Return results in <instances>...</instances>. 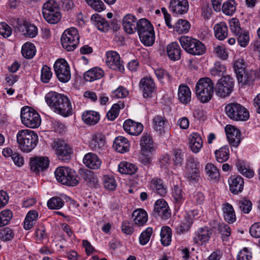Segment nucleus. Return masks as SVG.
Here are the masks:
<instances>
[{
	"instance_id": "6e6d98bb",
	"label": "nucleus",
	"mask_w": 260,
	"mask_h": 260,
	"mask_svg": "<svg viewBox=\"0 0 260 260\" xmlns=\"http://www.w3.org/2000/svg\"><path fill=\"white\" fill-rule=\"evenodd\" d=\"M236 166L238 171L244 176L247 178H251L253 177L254 172L252 170L247 168L244 162L242 160H238L236 162Z\"/></svg>"
},
{
	"instance_id": "3c124183",
	"label": "nucleus",
	"mask_w": 260,
	"mask_h": 260,
	"mask_svg": "<svg viewBox=\"0 0 260 260\" xmlns=\"http://www.w3.org/2000/svg\"><path fill=\"white\" fill-rule=\"evenodd\" d=\"M139 36L141 42L146 46H151L154 43L155 34L154 29Z\"/></svg>"
},
{
	"instance_id": "bf43d9fd",
	"label": "nucleus",
	"mask_w": 260,
	"mask_h": 260,
	"mask_svg": "<svg viewBox=\"0 0 260 260\" xmlns=\"http://www.w3.org/2000/svg\"><path fill=\"white\" fill-rule=\"evenodd\" d=\"M64 205V202L60 197L51 198L47 202V206L50 209H59Z\"/></svg>"
},
{
	"instance_id": "a19ab883",
	"label": "nucleus",
	"mask_w": 260,
	"mask_h": 260,
	"mask_svg": "<svg viewBox=\"0 0 260 260\" xmlns=\"http://www.w3.org/2000/svg\"><path fill=\"white\" fill-rule=\"evenodd\" d=\"M222 210L225 220L229 223L236 221V215L233 206L229 203L223 205Z\"/></svg>"
},
{
	"instance_id": "ea45409f",
	"label": "nucleus",
	"mask_w": 260,
	"mask_h": 260,
	"mask_svg": "<svg viewBox=\"0 0 260 260\" xmlns=\"http://www.w3.org/2000/svg\"><path fill=\"white\" fill-rule=\"evenodd\" d=\"M82 117L85 123L89 125H94L100 120V114L93 111H86L82 114Z\"/></svg>"
},
{
	"instance_id": "603ef678",
	"label": "nucleus",
	"mask_w": 260,
	"mask_h": 260,
	"mask_svg": "<svg viewBox=\"0 0 260 260\" xmlns=\"http://www.w3.org/2000/svg\"><path fill=\"white\" fill-rule=\"evenodd\" d=\"M172 231L168 226H164L160 232V240L164 246L169 245L171 241Z\"/></svg>"
},
{
	"instance_id": "e433bc0d",
	"label": "nucleus",
	"mask_w": 260,
	"mask_h": 260,
	"mask_svg": "<svg viewBox=\"0 0 260 260\" xmlns=\"http://www.w3.org/2000/svg\"><path fill=\"white\" fill-rule=\"evenodd\" d=\"M91 19L99 30L102 31H107L109 30V24L107 20L102 17L101 15L98 14H93L91 16Z\"/></svg>"
},
{
	"instance_id": "c9c22d12",
	"label": "nucleus",
	"mask_w": 260,
	"mask_h": 260,
	"mask_svg": "<svg viewBox=\"0 0 260 260\" xmlns=\"http://www.w3.org/2000/svg\"><path fill=\"white\" fill-rule=\"evenodd\" d=\"M172 196L175 207L179 208L185 201L184 193L181 188L178 185H174Z\"/></svg>"
},
{
	"instance_id": "ddd939ff",
	"label": "nucleus",
	"mask_w": 260,
	"mask_h": 260,
	"mask_svg": "<svg viewBox=\"0 0 260 260\" xmlns=\"http://www.w3.org/2000/svg\"><path fill=\"white\" fill-rule=\"evenodd\" d=\"M54 148L55 153L59 159L63 161H68L70 159L72 149L65 141L58 140L55 142Z\"/></svg>"
},
{
	"instance_id": "412c9836",
	"label": "nucleus",
	"mask_w": 260,
	"mask_h": 260,
	"mask_svg": "<svg viewBox=\"0 0 260 260\" xmlns=\"http://www.w3.org/2000/svg\"><path fill=\"white\" fill-rule=\"evenodd\" d=\"M124 130L131 135L138 136L140 135L143 129V125L137 123L131 119L126 120L123 125Z\"/></svg>"
},
{
	"instance_id": "052dcab7",
	"label": "nucleus",
	"mask_w": 260,
	"mask_h": 260,
	"mask_svg": "<svg viewBox=\"0 0 260 260\" xmlns=\"http://www.w3.org/2000/svg\"><path fill=\"white\" fill-rule=\"evenodd\" d=\"M121 105L123 108L124 105L121 103ZM121 109L120 105L119 103L114 104L111 109L107 113V117L108 120H114L119 115V110Z\"/></svg>"
},
{
	"instance_id": "c03bdc74",
	"label": "nucleus",
	"mask_w": 260,
	"mask_h": 260,
	"mask_svg": "<svg viewBox=\"0 0 260 260\" xmlns=\"http://www.w3.org/2000/svg\"><path fill=\"white\" fill-rule=\"evenodd\" d=\"M140 145L141 150L143 152H151L154 150L152 139L147 134L142 137Z\"/></svg>"
},
{
	"instance_id": "79ce46f5",
	"label": "nucleus",
	"mask_w": 260,
	"mask_h": 260,
	"mask_svg": "<svg viewBox=\"0 0 260 260\" xmlns=\"http://www.w3.org/2000/svg\"><path fill=\"white\" fill-rule=\"evenodd\" d=\"M215 36L220 40H223L228 36V26L225 23L221 22L214 27Z\"/></svg>"
},
{
	"instance_id": "2f4dec72",
	"label": "nucleus",
	"mask_w": 260,
	"mask_h": 260,
	"mask_svg": "<svg viewBox=\"0 0 260 260\" xmlns=\"http://www.w3.org/2000/svg\"><path fill=\"white\" fill-rule=\"evenodd\" d=\"M189 147L191 150L195 153L200 151L203 147V141L197 133H192L189 137Z\"/></svg>"
},
{
	"instance_id": "4c0bfd02",
	"label": "nucleus",
	"mask_w": 260,
	"mask_h": 260,
	"mask_svg": "<svg viewBox=\"0 0 260 260\" xmlns=\"http://www.w3.org/2000/svg\"><path fill=\"white\" fill-rule=\"evenodd\" d=\"M135 223L138 226L144 225L148 220L147 212L143 209H138L133 213Z\"/></svg>"
},
{
	"instance_id": "6e6552de",
	"label": "nucleus",
	"mask_w": 260,
	"mask_h": 260,
	"mask_svg": "<svg viewBox=\"0 0 260 260\" xmlns=\"http://www.w3.org/2000/svg\"><path fill=\"white\" fill-rule=\"evenodd\" d=\"M20 117L22 123L30 128H37L41 122L39 113L29 107H24L21 109Z\"/></svg>"
},
{
	"instance_id": "20e7f679",
	"label": "nucleus",
	"mask_w": 260,
	"mask_h": 260,
	"mask_svg": "<svg viewBox=\"0 0 260 260\" xmlns=\"http://www.w3.org/2000/svg\"><path fill=\"white\" fill-rule=\"evenodd\" d=\"M54 174L57 180L63 185L75 186L79 183L80 178L76 172L69 167H58Z\"/></svg>"
},
{
	"instance_id": "4be33fe9",
	"label": "nucleus",
	"mask_w": 260,
	"mask_h": 260,
	"mask_svg": "<svg viewBox=\"0 0 260 260\" xmlns=\"http://www.w3.org/2000/svg\"><path fill=\"white\" fill-rule=\"evenodd\" d=\"M140 86L143 90L144 98L152 96V93L155 91V85L153 80L150 78H144L140 82Z\"/></svg>"
},
{
	"instance_id": "a211bd4d",
	"label": "nucleus",
	"mask_w": 260,
	"mask_h": 260,
	"mask_svg": "<svg viewBox=\"0 0 260 260\" xmlns=\"http://www.w3.org/2000/svg\"><path fill=\"white\" fill-rule=\"evenodd\" d=\"M49 160L47 157H36L30 158V168L31 171L39 173L46 169L49 165Z\"/></svg>"
},
{
	"instance_id": "9b49d317",
	"label": "nucleus",
	"mask_w": 260,
	"mask_h": 260,
	"mask_svg": "<svg viewBox=\"0 0 260 260\" xmlns=\"http://www.w3.org/2000/svg\"><path fill=\"white\" fill-rule=\"evenodd\" d=\"M161 10L164 14L166 24L169 28H173L174 30L179 34L187 33L188 31L190 28V24L189 21L185 19H180L176 23L174 26H173L171 23V15L168 13L167 10L165 8L162 7Z\"/></svg>"
},
{
	"instance_id": "e2e57ef3",
	"label": "nucleus",
	"mask_w": 260,
	"mask_h": 260,
	"mask_svg": "<svg viewBox=\"0 0 260 260\" xmlns=\"http://www.w3.org/2000/svg\"><path fill=\"white\" fill-rule=\"evenodd\" d=\"M12 216V212L10 210L2 211L0 213V227L8 224Z\"/></svg>"
},
{
	"instance_id": "f8f14e48",
	"label": "nucleus",
	"mask_w": 260,
	"mask_h": 260,
	"mask_svg": "<svg viewBox=\"0 0 260 260\" xmlns=\"http://www.w3.org/2000/svg\"><path fill=\"white\" fill-rule=\"evenodd\" d=\"M55 73L58 79L61 82L66 83L71 79L70 67L64 59L56 61L54 64Z\"/></svg>"
},
{
	"instance_id": "6ab92c4d",
	"label": "nucleus",
	"mask_w": 260,
	"mask_h": 260,
	"mask_svg": "<svg viewBox=\"0 0 260 260\" xmlns=\"http://www.w3.org/2000/svg\"><path fill=\"white\" fill-rule=\"evenodd\" d=\"M137 19L132 14H126L122 19V26L124 31L128 34H133L136 31Z\"/></svg>"
},
{
	"instance_id": "9d476101",
	"label": "nucleus",
	"mask_w": 260,
	"mask_h": 260,
	"mask_svg": "<svg viewBox=\"0 0 260 260\" xmlns=\"http://www.w3.org/2000/svg\"><path fill=\"white\" fill-rule=\"evenodd\" d=\"M79 41L78 30L75 27H71L63 32L61 42L62 47L68 51H73Z\"/></svg>"
},
{
	"instance_id": "8fccbe9b",
	"label": "nucleus",
	"mask_w": 260,
	"mask_h": 260,
	"mask_svg": "<svg viewBox=\"0 0 260 260\" xmlns=\"http://www.w3.org/2000/svg\"><path fill=\"white\" fill-rule=\"evenodd\" d=\"M205 171L211 180L218 181L219 179L220 174L219 170L213 164L208 163L205 166Z\"/></svg>"
},
{
	"instance_id": "39448f33",
	"label": "nucleus",
	"mask_w": 260,
	"mask_h": 260,
	"mask_svg": "<svg viewBox=\"0 0 260 260\" xmlns=\"http://www.w3.org/2000/svg\"><path fill=\"white\" fill-rule=\"evenodd\" d=\"M179 42L183 49L193 55H201L206 52V47L199 40L188 36H181Z\"/></svg>"
},
{
	"instance_id": "f03ea898",
	"label": "nucleus",
	"mask_w": 260,
	"mask_h": 260,
	"mask_svg": "<svg viewBox=\"0 0 260 260\" xmlns=\"http://www.w3.org/2000/svg\"><path fill=\"white\" fill-rule=\"evenodd\" d=\"M214 83L209 78H200L197 82L195 92L197 98L202 103H208L212 98Z\"/></svg>"
},
{
	"instance_id": "f704fd0d",
	"label": "nucleus",
	"mask_w": 260,
	"mask_h": 260,
	"mask_svg": "<svg viewBox=\"0 0 260 260\" xmlns=\"http://www.w3.org/2000/svg\"><path fill=\"white\" fill-rule=\"evenodd\" d=\"M104 75V71L101 68L96 67L86 72L84 74V78L85 80L92 82L101 78Z\"/></svg>"
},
{
	"instance_id": "393cba45",
	"label": "nucleus",
	"mask_w": 260,
	"mask_h": 260,
	"mask_svg": "<svg viewBox=\"0 0 260 260\" xmlns=\"http://www.w3.org/2000/svg\"><path fill=\"white\" fill-rule=\"evenodd\" d=\"M178 98L180 102L187 105L190 103L191 99V92L189 87L185 84H180L178 87Z\"/></svg>"
},
{
	"instance_id": "0eeeda50",
	"label": "nucleus",
	"mask_w": 260,
	"mask_h": 260,
	"mask_svg": "<svg viewBox=\"0 0 260 260\" xmlns=\"http://www.w3.org/2000/svg\"><path fill=\"white\" fill-rule=\"evenodd\" d=\"M185 177L191 183H196L200 179V165L194 156H188L186 160Z\"/></svg>"
},
{
	"instance_id": "4d7b16f0",
	"label": "nucleus",
	"mask_w": 260,
	"mask_h": 260,
	"mask_svg": "<svg viewBox=\"0 0 260 260\" xmlns=\"http://www.w3.org/2000/svg\"><path fill=\"white\" fill-rule=\"evenodd\" d=\"M236 10V3L234 0H228L222 6L223 13L227 15H232Z\"/></svg>"
},
{
	"instance_id": "f257e3e1",
	"label": "nucleus",
	"mask_w": 260,
	"mask_h": 260,
	"mask_svg": "<svg viewBox=\"0 0 260 260\" xmlns=\"http://www.w3.org/2000/svg\"><path fill=\"white\" fill-rule=\"evenodd\" d=\"M45 101L50 107L54 109L55 112L63 117L73 114L72 104L67 96L50 91L46 95Z\"/></svg>"
},
{
	"instance_id": "aec40b11",
	"label": "nucleus",
	"mask_w": 260,
	"mask_h": 260,
	"mask_svg": "<svg viewBox=\"0 0 260 260\" xmlns=\"http://www.w3.org/2000/svg\"><path fill=\"white\" fill-rule=\"evenodd\" d=\"M89 146L93 151L100 152L105 147V137L101 133H96L93 135Z\"/></svg>"
},
{
	"instance_id": "5701e85b",
	"label": "nucleus",
	"mask_w": 260,
	"mask_h": 260,
	"mask_svg": "<svg viewBox=\"0 0 260 260\" xmlns=\"http://www.w3.org/2000/svg\"><path fill=\"white\" fill-rule=\"evenodd\" d=\"M256 77V72L252 70L247 69L241 73L237 75L239 82L242 85H250Z\"/></svg>"
},
{
	"instance_id": "bb28decb",
	"label": "nucleus",
	"mask_w": 260,
	"mask_h": 260,
	"mask_svg": "<svg viewBox=\"0 0 260 260\" xmlns=\"http://www.w3.org/2000/svg\"><path fill=\"white\" fill-rule=\"evenodd\" d=\"M85 165L91 169H98L101 165V161L98 156L93 153H88L85 155L83 159Z\"/></svg>"
},
{
	"instance_id": "49530a36",
	"label": "nucleus",
	"mask_w": 260,
	"mask_h": 260,
	"mask_svg": "<svg viewBox=\"0 0 260 260\" xmlns=\"http://www.w3.org/2000/svg\"><path fill=\"white\" fill-rule=\"evenodd\" d=\"M216 160L219 163H223L228 160L230 156V150L228 146L221 147L215 151Z\"/></svg>"
},
{
	"instance_id": "423d86ee",
	"label": "nucleus",
	"mask_w": 260,
	"mask_h": 260,
	"mask_svg": "<svg viewBox=\"0 0 260 260\" xmlns=\"http://www.w3.org/2000/svg\"><path fill=\"white\" fill-rule=\"evenodd\" d=\"M225 112L229 118L235 121H246L249 117L248 111L237 103L227 104L225 107Z\"/></svg>"
},
{
	"instance_id": "09e8293b",
	"label": "nucleus",
	"mask_w": 260,
	"mask_h": 260,
	"mask_svg": "<svg viewBox=\"0 0 260 260\" xmlns=\"http://www.w3.org/2000/svg\"><path fill=\"white\" fill-rule=\"evenodd\" d=\"M137 170V167L127 162H121L118 166V170L121 174L133 175Z\"/></svg>"
},
{
	"instance_id": "cd10ccee",
	"label": "nucleus",
	"mask_w": 260,
	"mask_h": 260,
	"mask_svg": "<svg viewBox=\"0 0 260 260\" xmlns=\"http://www.w3.org/2000/svg\"><path fill=\"white\" fill-rule=\"evenodd\" d=\"M181 49L178 43L174 42L167 47V52L169 58L173 61L178 60L181 56Z\"/></svg>"
},
{
	"instance_id": "5fc2aeb1",
	"label": "nucleus",
	"mask_w": 260,
	"mask_h": 260,
	"mask_svg": "<svg viewBox=\"0 0 260 260\" xmlns=\"http://www.w3.org/2000/svg\"><path fill=\"white\" fill-rule=\"evenodd\" d=\"M45 19L49 23L55 24L59 22L61 19V14L58 11V9L56 11H51L50 13H48V15H43Z\"/></svg>"
},
{
	"instance_id": "774afa93",
	"label": "nucleus",
	"mask_w": 260,
	"mask_h": 260,
	"mask_svg": "<svg viewBox=\"0 0 260 260\" xmlns=\"http://www.w3.org/2000/svg\"><path fill=\"white\" fill-rule=\"evenodd\" d=\"M14 236L13 231L9 228L0 230V239L4 241L11 240Z\"/></svg>"
},
{
	"instance_id": "680f3d73",
	"label": "nucleus",
	"mask_w": 260,
	"mask_h": 260,
	"mask_svg": "<svg viewBox=\"0 0 260 260\" xmlns=\"http://www.w3.org/2000/svg\"><path fill=\"white\" fill-rule=\"evenodd\" d=\"M230 28L234 36L238 35L241 31L244 30L240 26L239 20L236 18H233L229 21Z\"/></svg>"
},
{
	"instance_id": "864d4df0",
	"label": "nucleus",
	"mask_w": 260,
	"mask_h": 260,
	"mask_svg": "<svg viewBox=\"0 0 260 260\" xmlns=\"http://www.w3.org/2000/svg\"><path fill=\"white\" fill-rule=\"evenodd\" d=\"M239 45L242 47L247 46L249 42V35L248 31L244 29L238 35L235 36Z\"/></svg>"
},
{
	"instance_id": "37998d69",
	"label": "nucleus",
	"mask_w": 260,
	"mask_h": 260,
	"mask_svg": "<svg viewBox=\"0 0 260 260\" xmlns=\"http://www.w3.org/2000/svg\"><path fill=\"white\" fill-rule=\"evenodd\" d=\"M38 217V213L35 210L29 211L25 218L23 227L26 230L31 229L36 223Z\"/></svg>"
},
{
	"instance_id": "c85d7f7f",
	"label": "nucleus",
	"mask_w": 260,
	"mask_h": 260,
	"mask_svg": "<svg viewBox=\"0 0 260 260\" xmlns=\"http://www.w3.org/2000/svg\"><path fill=\"white\" fill-rule=\"evenodd\" d=\"M18 29L24 35L30 38L35 37L38 34L37 27L26 21H23L22 23L19 24Z\"/></svg>"
},
{
	"instance_id": "de8ad7c7",
	"label": "nucleus",
	"mask_w": 260,
	"mask_h": 260,
	"mask_svg": "<svg viewBox=\"0 0 260 260\" xmlns=\"http://www.w3.org/2000/svg\"><path fill=\"white\" fill-rule=\"evenodd\" d=\"M36 52V47L34 44L26 42L23 45L21 53L24 57L27 59H31L34 56Z\"/></svg>"
},
{
	"instance_id": "13d9d810",
	"label": "nucleus",
	"mask_w": 260,
	"mask_h": 260,
	"mask_svg": "<svg viewBox=\"0 0 260 260\" xmlns=\"http://www.w3.org/2000/svg\"><path fill=\"white\" fill-rule=\"evenodd\" d=\"M59 5L57 2L54 0H48L45 3L43 6L42 13L43 15H48V13H50L51 11H56L58 9Z\"/></svg>"
},
{
	"instance_id": "a878e982",
	"label": "nucleus",
	"mask_w": 260,
	"mask_h": 260,
	"mask_svg": "<svg viewBox=\"0 0 260 260\" xmlns=\"http://www.w3.org/2000/svg\"><path fill=\"white\" fill-rule=\"evenodd\" d=\"M113 146L117 152L124 153L129 151L130 143L125 137L118 136L115 139Z\"/></svg>"
},
{
	"instance_id": "4468645a",
	"label": "nucleus",
	"mask_w": 260,
	"mask_h": 260,
	"mask_svg": "<svg viewBox=\"0 0 260 260\" xmlns=\"http://www.w3.org/2000/svg\"><path fill=\"white\" fill-rule=\"evenodd\" d=\"M106 63L110 69L123 73L124 70L123 61L119 55L114 51H108L106 54Z\"/></svg>"
},
{
	"instance_id": "a18cd8bd",
	"label": "nucleus",
	"mask_w": 260,
	"mask_h": 260,
	"mask_svg": "<svg viewBox=\"0 0 260 260\" xmlns=\"http://www.w3.org/2000/svg\"><path fill=\"white\" fill-rule=\"evenodd\" d=\"M192 224V219L188 214L184 215V219L177 228V232L181 234L188 231Z\"/></svg>"
},
{
	"instance_id": "b1692460",
	"label": "nucleus",
	"mask_w": 260,
	"mask_h": 260,
	"mask_svg": "<svg viewBox=\"0 0 260 260\" xmlns=\"http://www.w3.org/2000/svg\"><path fill=\"white\" fill-rule=\"evenodd\" d=\"M230 190L232 193L237 194L243 189L244 180L239 176H233L229 179Z\"/></svg>"
},
{
	"instance_id": "c756f323",
	"label": "nucleus",
	"mask_w": 260,
	"mask_h": 260,
	"mask_svg": "<svg viewBox=\"0 0 260 260\" xmlns=\"http://www.w3.org/2000/svg\"><path fill=\"white\" fill-rule=\"evenodd\" d=\"M211 233V230L207 227L200 228L195 233V236L193 239L194 243H199L200 242L201 244H203L207 242L209 240Z\"/></svg>"
},
{
	"instance_id": "72a5a7b5",
	"label": "nucleus",
	"mask_w": 260,
	"mask_h": 260,
	"mask_svg": "<svg viewBox=\"0 0 260 260\" xmlns=\"http://www.w3.org/2000/svg\"><path fill=\"white\" fill-rule=\"evenodd\" d=\"M151 188L157 194L165 197L167 193V188L165 186L163 181L160 179H153L151 181Z\"/></svg>"
},
{
	"instance_id": "7c9ffc66",
	"label": "nucleus",
	"mask_w": 260,
	"mask_h": 260,
	"mask_svg": "<svg viewBox=\"0 0 260 260\" xmlns=\"http://www.w3.org/2000/svg\"><path fill=\"white\" fill-rule=\"evenodd\" d=\"M168 125V122L163 115H157L153 119L154 129L160 134H164Z\"/></svg>"
},
{
	"instance_id": "338daca9",
	"label": "nucleus",
	"mask_w": 260,
	"mask_h": 260,
	"mask_svg": "<svg viewBox=\"0 0 260 260\" xmlns=\"http://www.w3.org/2000/svg\"><path fill=\"white\" fill-rule=\"evenodd\" d=\"M87 4L98 12H101L105 9V6L101 0H85Z\"/></svg>"
},
{
	"instance_id": "dca6fc26",
	"label": "nucleus",
	"mask_w": 260,
	"mask_h": 260,
	"mask_svg": "<svg viewBox=\"0 0 260 260\" xmlns=\"http://www.w3.org/2000/svg\"><path fill=\"white\" fill-rule=\"evenodd\" d=\"M226 137L231 146L237 147L241 142V132L234 126L228 125L225 127Z\"/></svg>"
},
{
	"instance_id": "7ed1b4c3",
	"label": "nucleus",
	"mask_w": 260,
	"mask_h": 260,
	"mask_svg": "<svg viewBox=\"0 0 260 260\" xmlns=\"http://www.w3.org/2000/svg\"><path fill=\"white\" fill-rule=\"evenodd\" d=\"M18 147L24 152H29L37 146L38 136L34 132L29 129L19 131L17 134Z\"/></svg>"
},
{
	"instance_id": "69168bd1",
	"label": "nucleus",
	"mask_w": 260,
	"mask_h": 260,
	"mask_svg": "<svg viewBox=\"0 0 260 260\" xmlns=\"http://www.w3.org/2000/svg\"><path fill=\"white\" fill-rule=\"evenodd\" d=\"M152 232V228L150 227L147 228L143 231L139 237L140 244L142 245H146L149 241Z\"/></svg>"
},
{
	"instance_id": "1a4fd4ad",
	"label": "nucleus",
	"mask_w": 260,
	"mask_h": 260,
	"mask_svg": "<svg viewBox=\"0 0 260 260\" xmlns=\"http://www.w3.org/2000/svg\"><path fill=\"white\" fill-rule=\"evenodd\" d=\"M234 86V79L229 75L223 76L219 79L214 86V91L217 96L225 98L230 95Z\"/></svg>"
},
{
	"instance_id": "2eb2a0df",
	"label": "nucleus",
	"mask_w": 260,
	"mask_h": 260,
	"mask_svg": "<svg viewBox=\"0 0 260 260\" xmlns=\"http://www.w3.org/2000/svg\"><path fill=\"white\" fill-rule=\"evenodd\" d=\"M153 215L155 217L167 219L171 216V212L167 203L164 199L157 200L154 206Z\"/></svg>"
},
{
	"instance_id": "58836bf2",
	"label": "nucleus",
	"mask_w": 260,
	"mask_h": 260,
	"mask_svg": "<svg viewBox=\"0 0 260 260\" xmlns=\"http://www.w3.org/2000/svg\"><path fill=\"white\" fill-rule=\"evenodd\" d=\"M137 27L136 31L139 36L154 29L151 22L145 18H142L138 21Z\"/></svg>"
},
{
	"instance_id": "473e14b6",
	"label": "nucleus",
	"mask_w": 260,
	"mask_h": 260,
	"mask_svg": "<svg viewBox=\"0 0 260 260\" xmlns=\"http://www.w3.org/2000/svg\"><path fill=\"white\" fill-rule=\"evenodd\" d=\"M81 178L86 182L88 186L96 187L98 183V179L93 172L86 169L80 173Z\"/></svg>"
},
{
	"instance_id": "f3484780",
	"label": "nucleus",
	"mask_w": 260,
	"mask_h": 260,
	"mask_svg": "<svg viewBox=\"0 0 260 260\" xmlns=\"http://www.w3.org/2000/svg\"><path fill=\"white\" fill-rule=\"evenodd\" d=\"M169 9L174 14H186L189 9L188 0H170Z\"/></svg>"
},
{
	"instance_id": "0e129e2a",
	"label": "nucleus",
	"mask_w": 260,
	"mask_h": 260,
	"mask_svg": "<svg viewBox=\"0 0 260 260\" xmlns=\"http://www.w3.org/2000/svg\"><path fill=\"white\" fill-rule=\"evenodd\" d=\"M226 72V67L220 62H216L214 66L211 69L210 73L212 75L221 76Z\"/></svg>"
}]
</instances>
